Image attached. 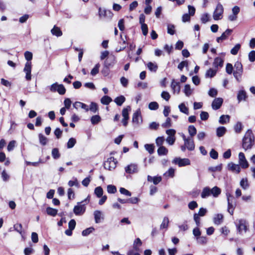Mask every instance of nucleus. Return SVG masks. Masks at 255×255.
Returning <instances> with one entry per match:
<instances>
[{"label": "nucleus", "mask_w": 255, "mask_h": 255, "mask_svg": "<svg viewBox=\"0 0 255 255\" xmlns=\"http://www.w3.org/2000/svg\"><path fill=\"white\" fill-rule=\"evenodd\" d=\"M130 110V107L128 106L127 108H124L122 111V116L123 119L122 120L123 124L124 126H127L128 124V120L129 119L128 112Z\"/></svg>", "instance_id": "nucleus-10"}, {"label": "nucleus", "mask_w": 255, "mask_h": 255, "mask_svg": "<svg viewBox=\"0 0 255 255\" xmlns=\"http://www.w3.org/2000/svg\"><path fill=\"white\" fill-rule=\"evenodd\" d=\"M144 147L150 154H152L153 153L154 147L153 144H146L144 145Z\"/></svg>", "instance_id": "nucleus-50"}, {"label": "nucleus", "mask_w": 255, "mask_h": 255, "mask_svg": "<svg viewBox=\"0 0 255 255\" xmlns=\"http://www.w3.org/2000/svg\"><path fill=\"white\" fill-rule=\"evenodd\" d=\"M171 120L170 118H167L165 123L162 124V127L164 128H167L171 127Z\"/></svg>", "instance_id": "nucleus-56"}, {"label": "nucleus", "mask_w": 255, "mask_h": 255, "mask_svg": "<svg viewBox=\"0 0 255 255\" xmlns=\"http://www.w3.org/2000/svg\"><path fill=\"white\" fill-rule=\"evenodd\" d=\"M51 32L52 35L56 36L57 37L61 36L62 35V32L59 27L54 25L53 28L51 30Z\"/></svg>", "instance_id": "nucleus-20"}, {"label": "nucleus", "mask_w": 255, "mask_h": 255, "mask_svg": "<svg viewBox=\"0 0 255 255\" xmlns=\"http://www.w3.org/2000/svg\"><path fill=\"white\" fill-rule=\"evenodd\" d=\"M243 126L241 122H238L234 127V129L237 133H240L242 129Z\"/></svg>", "instance_id": "nucleus-57"}, {"label": "nucleus", "mask_w": 255, "mask_h": 255, "mask_svg": "<svg viewBox=\"0 0 255 255\" xmlns=\"http://www.w3.org/2000/svg\"><path fill=\"white\" fill-rule=\"evenodd\" d=\"M146 65L148 69L151 71L156 72L157 70L158 66L155 63L149 62Z\"/></svg>", "instance_id": "nucleus-26"}, {"label": "nucleus", "mask_w": 255, "mask_h": 255, "mask_svg": "<svg viewBox=\"0 0 255 255\" xmlns=\"http://www.w3.org/2000/svg\"><path fill=\"white\" fill-rule=\"evenodd\" d=\"M182 137L184 141L185 145L189 150H193L195 148V145L193 139L192 137L186 138L184 134H182Z\"/></svg>", "instance_id": "nucleus-5"}, {"label": "nucleus", "mask_w": 255, "mask_h": 255, "mask_svg": "<svg viewBox=\"0 0 255 255\" xmlns=\"http://www.w3.org/2000/svg\"><path fill=\"white\" fill-rule=\"evenodd\" d=\"M210 196H211L210 188L208 187L204 188L201 193V197L202 198H206Z\"/></svg>", "instance_id": "nucleus-23"}, {"label": "nucleus", "mask_w": 255, "mask_h": 255, "mask_svg": "<svg viewBox=\"0 0 255 255\" xmlns=\"http://www.w3.org/2000/svg\"><path fill=\"white\" fill-rule=\"evenodd\" d=\"M56 92L60 95H64L66 92V89L62 84H58Z\"/></svg>", "instance_id": "nucleus-48"}, {"label": "nucleus", "mask_w": 255, "mask_h": 255, "mask_svg": "<svg viewBox=\"0 0 255 255\" xmlns=\"http://www.w3.org/2000/svg\"><path fill=\"white\" fill-rule=\"evenodd\" d=\"M218 94V91L216 89L211 88L209 91L208 94L211 97H215Z\"/></svg>", "instance_id": "nucleus-63"}, {"label": "nucleus", "mask_w": 255, "mask_h": 255, "mask_svg": "<svg viewBox=\"0 0 255 255\" xmlns=\"http://www.w3.org/2000/svg\"><path fill=\"white\" fill-rule=\"evenodd\" d=\"M184 93L187 97L190 96L192 93V90L191 89L190 86L189 84L185 85Z\"/></svg>", "instance_id": "nucleus-39"}, {"label": "nucleus", "mask_w": 255, "mask_h": 255, "mask_svg": "<svg viewBox=\"0 0 255 255\" xmlns=\"http://www.w3.org/2000/svg\"><path fill=\"white\" fill-rule=\"evenodd\" d=\"M94 218L95 220V222L96 223H99L101 222V215L102 213L99 211H96L94 212Z\"/></svg>", "instance_id": "nucleus-42"}, {"label": "nucleus", "mask_w": 255, "mask_h": 255, "mask_svg": "<svg viewBox=\"0 0 255 255\" xmlns=\"http://www.w3.org/2000/svg\"><path fill=\"white\" fill-rule=\"evenodd\" d=\"M172 162L174 164H178L180 167L188 165L190 164V160L188 158H180L178 157L174 158Z\"/></svg>", "instance_id": "nucleus-8"}, {"label": "nucleus", "mask_w": 255, "mask_h": 255, "mask_svg": "<svg viewBox=\"0 0 255 255\" xmlns=\"http://www.w3.org/2000/svg\"><path fill=\"white\" fill-rule=\"evenodd\" d=\"M247 98L246 93L244 90H241L239 92L237 98L239 102L241 101L242 100H246Z\"/></svg>", "instance_id": "nucleus-28"}, {"label": "nucleus", "mask_w": 255, "mask_h": 255, "mask_svg": "<svg viewBox=\"0 0 255 255\" xmlns=\"http://www.w3.org/2000/svg\"><path fill=\"white\" fill-rule=\"evenodd\" d=\"M223 220V215L221 214H218L215 215L214 217V223L215 224L219 225H220Z\"/></svg>", "instance_id": "nucleus-21"}, {"label": "nucleus", "mask_w": 255, "mask_h": 255, "mask_svg": "<svg viewBox=\"0 0 255 255\" xmlns=\"http://www.w3.org/2000/svg\"><path fill=\"white\" fill-rule=\"evenodd\" d=\"M89 110L94 114L96 113L98 111V106L97 104L95 102H91L90 105V108H89Z\"/></svg>", "instance_id": "nucleus-31"}, {"label": "nucleus", "mask_w": 255, "mask_h": 255, "mask_svg": "<svg viewBox=\"0 0 255 255\" xmlns=\"http://www.w3.org/2000/svg\"><path fill=\"white\" fill-rule=\"evenodd\" d=\"M159 107L158 103L156 102H152L148 105V108L151 110H156Z\"/></svg>", "instance_id": "nucleus-51"}, {"label": "nucleus", "mask_w": 255, "mask_h": 255, "mask_svg": "<svg viewBox=\"0 0 255 255\" xmlns=\"http://www.w3.org/2000/svg\"><path fill=\"white\" fill-rule=\"evenodd\" d=\"M125 171L128 174L136 173L138 172V165L135 163H131L125 167Z\"/></svg>", "instance_id": "nucleus-9"}, {"label": "nucleus", "mask_w": 255, "mask_h": 255, "mask_svg": "<svg viewBox=\"0 0 255 255\" xmlns=\"http://www.w3.org/2000/svg\"><path fill=\"white\" fill-rule=\"evenodd\" d=\"M197 242L201 245H205L207 243V238L206 237H199L196 238Z\"/></svg>", "instance_id": "nucleus-53"}, {"label": "nucleus", "mask_w": 255, "mask_h": 255, "mask_svg": "<svg viewBox=\"0 0 255 255\" xmlns=\"http://www.w3.org/2000/svg\"><path fill=\"white\" fill-rule=\"evenodd\" d=\"M175 26L173 24H168L167 26V32L168 33L173 35L175 33Z\"/></svg>", "instance_id": "nucleus-60"}, {"label": "nucleus", "mask_w": 255, "mask_h": 255, "mask_svg": "<svg viewBox=\"0 0 255 255\" xmlns=\"http://www.w3.org/2000/svg\"><path fill=\"white\" fill-rule=\"evenodd\" d=\"M140 117V113L138 111L135 112L132 116V122L136 125H138L139 123V119Z\"/></svg>", "instance_id": "nucleus-32"}, {"label": "nucleus", "mask_w": 255, "mask_h": 255, "mask_svg": "<svg viewBox=\"0 0 255 255\" xmlns=\"http://www.w3.org/2000/svg\"><path fill=\"white\" fill-rule=\"evenodd\" d=\"M228 168L229 170L236 173H239L241 171L240 165L233 162L229 163L228 164Z\"/></svg>", "instance_id": "nucleus-15"}, {"label": "nucleus", "mask_w": 255, "mask_h": 255, "mask_svg": "<svg viewBox=\"0 0 255 255\" xmlns=\"http://www.w3.org/2000/svg\"><path fill=\"white\" fill-rule=\"evenodd\" d=\"M197 130L194 126H189L188 127V132L192 137L196 134Z\"/></svg>", "instance_id": "nucleus-41"}, {"label": "nucleus", "mask_w": 255, "mask_h": 255, "mask_svg": "<svg viewBox=\"0 0 255 255\" xmlns=\"http://www.w3.org/2000/svg\"><path fill=\"white\" fill-rule=\"evenodd\" d=\"M108 12L110 14V11H107L105 8H99V13L101 18H104L107 17L108 15Z\"/></svg>", "instance_id": "nucleus-38"}, {"label": "nucleus", "mask_w": 255, "mask_h": 255, "mask_svg": "<svg viewBox=\"0 0 255 255\" xmlns=\"http://www.w3.org/2000/svg\"><path fill=\"white\" fill-rule=\"evenodd\" d=\"M86 211L85 204L82 202H78L77 205L75 206L73 209L74 213L77 216L83 215Z\"/></svg>", "instance_id": "nucleus-4"}, {"label": "nucleus", "mask_w": 255, "mask_h": 255, "mask_svg": "<svg viewBox=\"0 0 255 255\" xmlns=\"http://www.w3.org/2000/svg\"><path fill=\"white\" fill-rule=\"evenodd\" d=\"M94 230L95 229L93 227L87 228L82 231V235L83 236H87L92 233Z\"/></svg>", "instance_id": "nucleus-47"}, {"label": "nucleus", "mask_w": 255, "mask_h": 255, "mask_svg": "<svg viewBox=\"0 0 255 255\" xmlns=\"http://www.w3.org/2000/svg\"><path fill=\"white\" fill-rule=\"evenodd\" d=\"M57 210L55 209H53L51 207H47L46 208V213L48 215L52 216H55L57 214Z\"/></svg>", "instance_id": "nucleus-37"}, {"label": "nucleus", "mask_w": 255, "mask_h": 255, "mask_svg": "<svg viewBox=\"0 0 255 255\" xmlns=\"http://www.w3.org/2000/svg\"><path fill=\"white\" fill-rule=\"evenodd\" d=\"M207 210L206 208H201L199 209L198 213H195L194 215V220L197 226H199L200 223V216L202 217L206 215Z\"/></svg>", "instance_id": "nucleus-7"}, {"label": "nucleus", "mask_w": 255, "mask_h": 255, "mask_svg": "<svg viewBox=\"0 0 255 255\" xmlns=\"http://www.w3.org/2000/svg\"><path fill=\"white\" fill-rule=\"evenodd\" d=\"M100 67V64H97L95 67L92 69L91 71V74L92 76H95L99 73V70Z\"/></svg>", "instance_id": "nucleus-58"}, {"label": "nucleus", "mask_w": 255, "mask_h": 255, "mask_svg": "<svg viewBox=\"0 0 255 255\" xmlns=\"http://www.w3.org/2000/svg\"><path fill=\"white\" fill-rule=\"evenodd\" d=\"M239 162L240 166L243 168H247L249 167L248 162L243 152H240L239 154Z\"/></svg>", "instance_id": "nucleus-11"}, {"label": "nucleus", "mask_w": 255, "mask_h": 255, "mask_svg": "<svg viewBox=\"0 0 255 255\" xmlns=\"http://www.w3.org/2000/svg\"><path fill=\"white\" fill-rule=\"evenodd\" d=\"M171 88L174 94H179L180 91V86L179 82L175 81L173 79L171 84Z\"/></svg>", "instance_id": "nucleus-13"}, {"label": "nucleus", "mask_w": 255, "mask_h": 255, "mask_svg": "<svg viewBox=\"0 0 255 255\" xmlns=\"http://www.w3.org/2000/svg\"><path fill=\"white\" fill-rule=\"evenodd\" d=\"M241 186L245 190L248 188L249 184L247 178H243L240 182Z\"/></svg>", "instance_id": "nucleus-43"}, {"label": "nucleus", "mask_w": 255, "mask_h": 255, "mask_svg": "<svg viewBox=\"0 0 255 255\" xmlns=\"http://www.w3.org/2000/svg\"><path fill=\"white\" fill-rule=\"evenodd\" d=\"M179 110L181 112L184 113L186 115L189 114L188 108L185 106L184 103H181L178 106Z\"/></svg>", "instance_id": "nucleus-35"}, {"label": "nucleus", "mask_w": 255, "mask_h": 255, "mask_svg": "<svg viewBox=\"0 0 255 255\" xmlns=\"http://www.w3.org/2000/svg\"><path fill=\"white\" fill-rule=\"evenodd\" d=\"M223 100L222 98H218L214 100L212 104L213 109L217 110L219 109L222 105Z\"/></svg>", "instance_id": "nucleus-14"}, {"label": "nucleus", "mask_w": 255, "mask_h": 255, "mask_svg": "<svg viewBox=\"0 0 255 255\" xmlns=\"http://www.w3.org/2000/svg\"><path fill=\"white\" fill-rule=\"evenodd\" d=\"M249 59L251 62L255 61V51H251L249 54Z\"/></svg>", "instance_id": "nucleus-64"}, {"label": "nucleus", "mask_w": 255, "mask_h": 255, "mask_svg": "<svg viewBox=\"0 0 255 255\" xmlns=\"http://www.w3.org/2000/svg\"><path fill=\"white\" fill-rule=\"evenodd\" d=\"M226 128L224 127H220L217 128L216 133L218 137L223 136L226 133Z\"/></svg>", "instance_id": "nucleus-25"}, {"label": "nucleus", "mask_w": 255, "mask_h": 255, "mask_svg": "<svg viewBox=\"0 0 255 255\" xmlns=\"http://www.w3.org/2000/svg\"><path fill=\"white\" fill-rule=\"evenodd\" d=\"M234 68L235 70L234 72H236V74L237 73L240 74L243 73V66L241 62L239 61L236 62L234 65Z\"/></svg>", "instance_id": "nucleus-22"}, {"label": "nucleus", "mask_w": 255, "mask_h": 255, "mask_svg": "<svg viewBox=\"0 0 255 255\" xmlns=\"http://www.w3.org/2000/svg\"><path fill=\"white\" fill-rule=\"evenodd\" d=\"M224 61L223 60L220 58L217 57L214 59V61L213 62V66H214V68L218 70V67H222L223 65Z\"/></svg>", "instance_id": "nucleus-17"}, {"label": "nucleus", "mask_w": 255, "mask_h": 255, "mask_svg": "<svg viewBox=\"0 0 255 255\" xmlns=\"http://www.w3.org/2000/svg\"><path fill=\"white\" fill-rule=\"evenodd\" d=\"M24 57L27 60V62L25 64L23 71L25 73V79L27 81H30L31 79V68L32 64L30 61L32 60L33 57V54L31 52L26 51L24 54Z\"/></svg>", "instance_id": "nucleus-1"}, {"label": "nucleus", "mask_w": 255, "mask_h": 255, "mask_svg": "<svg viewBox=\"0 0 255 255\" xmlns=\"http://www.w3.org/2000/svg\"><path fill=\"white\" fill-rule=\"evenodd\" d=\"M223 12V5L220 3H218L213 13V18L216 20L222 19Z\"/></svg>", "instance_id": "nucleus-3"}, {"label": "nucleus", "mask_w": 255, "mask_h": 255, "mask_svg": "<svg viewBox=\"0 0 255 255\" xmlns=\"http://www.w3.org/2000/svg\"><path fill=\"white\" fill-rule=\"evenodd\" d=\"M221 190L217 186H215L212 189H210V194L214 197H218V196L221 194Z\"/></svg>", "instance_id": "nucleus-19"}, {"label": "nucleus", "mask_w": 255, "mask_h": 255, "mask_svg": "<svg viewBox=\"0 0 255 255\" xmlns=\"http://www.w3.org/2000/svg\"><path fill=\"white\" fill-rule=\"evenodd\" d=\"M73 106L76 109H78V108L80 107L85 110L86 112L89 111V106L83 103L76 102L73 104Z\"/></svg>", "instance_id": "nucleus-16"}, {"label": "nucleus", "mask_w": 255, "mask_h": 255, "mask_svg": "<svg viewBox=\"0 0 255 255\" xmlns=\"http://www.w3.org/2000/svg\"><path fill=\"white\" fill-rule=\"evenodd\" d=\"M174 169L170 168L167 172H166L164 175L166 177H173L174 176Z\"/></svg>", "instance_id": "nucleus-54"}, {"label": "nucleus", "mask_w": 255, "mask_h": 255, "mask_svg": "<svg viewBox=\"0 0 255 255\" xmlns=\"http://www.w3.org/2000/svg\"><path fill=\"white\" fill-rule=\"evenodd\" d=\"M175 140L176 138L175 135L172 136H168L166 139V141L169 145H173L175 142Z\"/></svg>", "instance_id": "nucleus-59"}, {"label": "nucleus", "mask_w": 255, "mask_h": 255, "mask_svg": "<svg viewBox=\"0 0 255 255\" xmlns=\"http://www.w3.org/2000/svg\"><path fill=\"white\" fill-rule=\"evenodd\" d=\"M230 118L229 115H222L220 118L219 122L221 124H225L229 122Z\"/></svg>", "instance_id": "nucleus-30"}, {"label": "nucleus", "mask_w": 255, "mask_h": 255, "mask_svg": "<svg viewBox=\"0 0 255 255\" xmlns=\"http://www.w3.org/2000/svg\"><path fill=\"white\" fill-rule=\"evenodd\" d=\"M169 219L165 217L163 218L162 222L160 225V229H167L168 226Z\"/></svg>", "instance_id": "nucleus-45"}, {"label": "nucleus", "mask_w": 255, "mask_h": 255, "mask_svg": "<svg viewBox=\"0 0 255 255\" xmlns=\"http://www.w3.org/2000/svg\"><path fill=\"white\" fill-rule=\"evenodd\" d=\"M228 201V211L229 213L233 215L236 205L233 203V197L229 193L227 194Z\"/></svg>", "instance_id": "nucleus-6"}, {"label": "nucleus", "mask_w": 255, "mask_h": 255, "mask_svg": "<svg viewBox=\"0 0 255 255\" xmlns=\"http://www.w3.org/2000/svg\"><path fill=\"white\" fill-rule=\"evenodd\" d=\"M101 121V117L99 115H95L91 117V122L93 125L97 124Z\"/></svg>", "instance_id": "nucleus-44"}, {"label": "nucleus", "mask_w": 255, "mask_h": 255, "mask_svg": "<svg viewBox=\"0 0 255 255\" xmlns=\"http://www.w3.org/2000/svg\"><path fill=\"white\" fill-rule=\"evenodd\" d=\"M51 154L52 157L54 159H57L60 157V153L59 151V149L57 148H54L52 149L51 151Z\"/></svg>", "instance_id": "nucleus-29"}, {"label": "nucleus", "mask_w": 255, "mask_h": 255, "mask_svg": "<svg viewBox=\"0 0 255 255\" xmlns=\"http://www.w3.org/2000/svg\"><path fill=\"white\" fill-rule=\"evenodd\" d=\"M14 230L19 233L20 235H22V226L21 224H15L13 226Z\"/></svg>", "instance_id": "nucleus-55"}, {"label": "nucleus", "mask_w": 255, "mask_h": 255, "mask_svg": "<svg viewBox=\"0 0 255 255\" xmlns=\"http://www.w3.org/2000/svg\"><path fill=\"white\" fill-rule=\"evenodd\" d=\"M157 153L159 155H166L168 153V150L165 147L160 146L157 150Z\"/></svg>", "instance_id": "nucleus-36"}, {"label": "nucleus", "mask_w": 255, "mask_h": 255, "mask_svg": "<svg viewBox=\"0 0 255 255\" xmlns=\"http://www.w3.org/2000/svg\"><path fill=\"white\" fill-rule=\"evenodd\" d=\"M217 71L218 70L215 68H210L206 71L205 73V78H212L214 77L216 75Z\"/></svg>", "instance_id": "nucleus-18"}, {"label": "nucleus", "mask_w": 255, "mask_h": 255, "mask_svg": "<svg viewBox=\"0 0 255 255\" xmlns=\"http://www.w3.org/2000/svg\"><path fill=\"white\" fill-rule=\"evenodd\" d=\"M241 48V45L240 44H237L231 50V53L233 55L237 54L239 50Z\"/></svg>", "instance_id": "nucleus-52"}, {"label": "nucleus", "mask_w": 255, "mask_h": 255, "mask_svg": "<svg viewBox=\"0 0 255 255\" xmlns=\"http://www.w3.org/2000/svg\"><path fill=\"white\" fill-rule=\"evenodd\" d=\"M94 194L98 198H100L103 196V190L101 186H98L95 189Z\"/></svg>", "instance_id": "nucleus-34"}, {"label": "nucleus", "mask_w": 255, "mask_h": 255, "mask_svg": "<svg viewBox=\"0 0 255 255\" xmlns=\"http://www.w3.org/2000/svg\"><path fill=\"white\" fill-rule=\"evenodd\" d=\"M76 143V140L74 138H73V137L70 138L69 139V140L67 143V148H72L75 145Z\"/></svg>", "instance_id": "nucleus-46"}, {"label": "nucleus", "mask_w": 255, "mask_h": 255, "mask_svg": "<svg viewBox=\"0 0 255 255\" xmlns=\"http://www.w3.org/2000/svg\"><path fill=\"white\" fill-rule=\"evenodd\" d=\"M125 100L126 98L124 96H120L115 98L114 102L118 106H121Z\"/></svg>", "instance_id": "nucleus-33"}, {"label": "nucleus", "mask_w": 255, "mask_h": 255, "mask_svg": "<svg viewBox=\"0 0 255 255\" xmlns=\"http://www.w3.org/2000/svg\"><path fill=\"white\" fill-rule=\"evenodd\" d=\"M101 103L104 105H108L112 102V98L108 96H104L101 99Z\"/></svg>", "instance_id": "nucleus-24"}, {"label": "nucleus", "mask_w": 255, "mask_h": 255, "mask_svg": "<svg viewBox=\"0 0 255 255\" xmlns=\"http://www.w3.org/2000/svg\"><path fill=\"white\" fill-rule=\"evenodd\" d=\"M237 228L240 234H242L243 231L245 232L247 231V226L246 221L243 220H240L238 223L236 224Z\"/></svg>", "instance_id": "nucleus-12"}, {"label": "nucleus", "mask_w": 255, "mask_h": 255, "mask_svg": "<svg viewBox=\"0 0 255 255\" xmlns=\"http://www.w3.org/2000/svg\"><path fill=\"white\" fill-rule=\"evenodd\" d=\"M222 168V164H220L214 167H210L209 168V170L211 171L212 172H216L217 171H221Z\"/></svg>", "instance_id": "nucleus-61"}, {"label": "nucleus", "mask_w": 255, "mask_h": 255, "mask_svg": "<svg viewBox=\"0 0 255 255\" xmlns=\"http://www.w3.org/2000/svg\"><path fill=\"white\" fill-rule=\"evenodd\" d=\"M39 140L40 143L43 145H45L47 144L48 141V139L46 137L44 136L42 133H39L38 135Z\"/></svg>", "instance_id": "nucleus-40"}, {"label": "nucleus", "mask_w": 255, "mask_h": 255, "mask_svg": "<svg viewBox=\"0 0 255 255\" xmlns=\"http://www.w3.org/2000/svg\"><path fill=\"white\" fill-rule=\"evenodd\" d=\"M233 30L231 29H227L224 32L222 33L221 35L222 37L224 40H226L228 38V36H230Z\"/></svg>", "instance_id": "nucleus-49"}, {"label": "nucleus", "mask_w": 255, "mask_h": 255, "mask_svg": "<svg viewBox=\"0 0 255 255\" xmlns=\"http://www.w3.org/2000/svg\"><path fill=\"white\" fill-rule=\"evenodd\" d=\"M255 137L251 130H248L243 139V147L245 149H251L254 144Z\"/></svg>", "instance_id": "nucleus-2"}, {"label": "nucleus", "mask_w": 255, "mask_h": 255, "mask_svg": "<svg viewBox=\"0 0 255 255\" xmlns=\"http://www.w3.org/2000/svg\"><path fill=\"white\" fill-rule=\"evenodd\" d=\"M112 158H109L107 161L104 163V167L105 169L111 170V162Z\"/></svg>", "instance_id": "nucleus-62"}, {"label": "nucleus", "mask_w": 255, "mask_h": 255, "mask_svg": "<svg viewBox=\"0 0 255 255\" xmlns=\"http://www.w3.org/2000/svg\"><path fill=\"white\" fill-rule=\"evenodd\" d=\"M142 245V242L139 238H137L133 243V248L135 251H139V247Z\"/></svg>", "instance_id": "nucleus-27"}]
</instances>
